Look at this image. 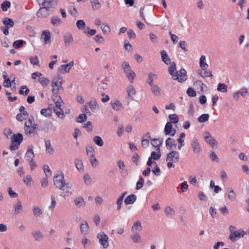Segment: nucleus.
Segmentation results:
<instances>
[{"label": "nucleus", "instance_id": "nucleus-11", "mask_svg": "<svg viewBox=\"0 0 249 249\" xmlns=\"http://www.w3.org/2000/svg\"><path fill=\"white\" fill-rule=\"evenodd\" d=\"M248 89L246 88L243 87L239 91H236L233 94V97L236 100H238L240 95L245 97L248 94Z\"/></svg>", "mask_w": 249, "mask_h": 249}, {"label": "nucleus", "instance_id": "nucleus-9", "mask_svg": "<svg viewBox=\"0 0 249 249\" xmlns=\"http://www.w3.org/2000/svg\"><path fill=\"white\" fill-rule=\"evenodd\" d=\"M245 234V232L243 230L234 231L231 233L229 238L232 242L235 241L237 239L243 237Z\"/></svg>", "mask_w": 249, "mask_h": 249}, {"label": "nucleus", "instance_id": "nucleus-36", "mask_svg": "<svg viewBox=\"0 0 249 249\" xmlns=\"http://www.w3.org/2000/svg\"><path fill=\"white\" fill-rule=\"evenodd\" d=\"M93 140L94 143L99 146H102L104 144V142L102 138L99 136H95Z\"/></svg>", "mask_w": 249, "mask_h": 249}, {"label": "nucleus", "instance_id": "nucleus-30", "mask_svg": "<svg viewBox=\"0 0 249 249\" xmlns=\"http://www.w3.org/2000/svg\"><path fill=\"white\" fill-rule=\"evenodd\" d=\"M41 114L46 117H50L52 116V110L50 108H44L40 111Z\"/></svg>", "mask_w": 249, "mask_h": 249}, {"label": "nucleus", "instance_id": "nucleus-19", "mask_svg": "<svg viewBox=\"0 0 249 249\" xmlns=\"http://www.w3.org/2000/svg\"><path fill=\"white\" fill-rule=\"evenodd\" d=\"M2 23L5 25V27L9 28L13 27L14 25V23L11 18H5L2 20Z\"/></svg>", "mask_w": 249, "mask_h": 249}, {"label": "nucleus", "instance_id": "nucleus-17", "mask_svg": "<svg viewBox=\"0 0 249 249\" xmlns=\"http://www.w3.org/2000/svg\"><path fill=\"white\" fill-rule=\"evenodd\" d=\"M151 144L156 148L157 150L160 151V147L162 143V140L160 138L151 140Z\"/></svg>", "mask_w": 249, "mask_h": 249}, {"label": "nucleus", "instance_id": "nucleus-44", "mask_svg": "<svg viewBox=\"0 0 249 249\" xmlns=\"http://www.w3.org/2000/svg\"><path fill=\"white\" fill-rule=\"evenodd\" d=\"M148 79L147 80V83L150 85L152 86L153 83V80L154 78H155L157 77V76L156 74L152 73H149L148 74Z\"/></svg>", "mask_w": 249, "mask_h": 249}, {"label": "nucleus", "instance_id": "nucleus-14", "mask_svg": "<svg viewBox=\"0 0 249 249\" xmlns=\"http://www.w3.org/2000/svg\"><path fill=\"white\" fill-rule=\"evenodd\" d=\"M40 39L44 44H47L51 41L50 32L48 30L43 31L41 35Z\"/></svg>", "mask_w": 249, "mask_h": 249}, {"label": "nucleus", "instance_id": "nucleus-24", "mask_svg": "<svg viewBox=\"0 0 249 249\" xmlns=\"http://www.w3.org/2000/svg\"><path fill=\"white\" fill-rule=\"evenodd\" d=\"M88 105L90 109L93 111H95L99 108V106L95 99H92L89 103Z\"/></svg>", "mask_w": 249, "mask_h": 249}, {"label": "nucleus", "instance_id": "nucleus-3", "mask_svg": "<svg viewBox=\"0 0 249 249\" xmlns=\"http://www.w3.org/2000/svg\"><path fill=\"white\" fill-rule=\"evenodd\" d=\"M122 68H123L126 76L128 79L129 81L132 83L136 76L135 73L133 71L129 65L126 62H124L122 64Z\"/></svg>", "mask_w": 249, "mask_h": 249}, {"label": "nucleus", "instance_id": "nucleus-49", "mask_svg": "<svg viewBox=\"0 0 249 249\" xmlns=\"http://www.w3.org/2000/svg\"><path fill=\"white\" fill-rule=\"evenodd\" d=\"M144 180L142 178H140L139 180L137 181L136 184V190L141 189L143 185Z\"/></svg>", "mask_w": 249, "mask_h": 249}, {"label": "nucleus", "instance_id": "nucleus-34", "mask_svg": "<svg viewBox=\"0 0 249 249\" xmlns=\"http://www.w3.org/2000/svg\"><path fill=\"white\" fill-rule=\"evenodd\" d=\"M217 90L222 92H227V86L225 84L219 83L217 85Z\"/></svg>", "mask_w": 249, "mask_h": 249}, {"label": "nucleus", "instance_id": "nucleus-32", "mask_svg": "<svg viewBox=\"0 0 249 249\" xmlns=\"http://www.w3.org/2000/svg\"><path fill=\"white\" fill-rule=\"evenodd\" d=\"M38 80L40 84L44 87L47 86L50 82V80L47 78L43 76V75L40 77Z\"/></svg>", "mask_w": 249, "mask_h": 249}, {"label": "nucleus", "instance_id": "nucleus-64", "mask_svg": "<svg viewBox=\"0 0 249 249\" xmlns=\"http://www.w3.org/2000/svg\"><path fill=\"white\" fill-rule=\"evenodd\" d=\"M22 210V205L20 201L18 202L16 206L15 207V213H18Z\"/></svg>", "mask_w": 249, "mask_h": 249}, {"label": "nucleus", "instance_id": "nucleus-43", "mask_svg": "<svg viewBox=\"0 0 249 249\" xmlns=\"http://www.w3.org/2000/svg\"><path fill=\"white\" fill-rule=\"evenodd\" d=\"M169 118L171 121V124H176L178 122V118L177 114H171L169 116Z\"/></svg>", "mask_w": 249, "mask_h": 249}, {"label": "nucleus", "instance_id": "nucleus-51", "mask_svg": "<svg viewBox=\"0 0 249 249\" xmlns=\"http://www.w3.org/2000/svg\"><path fill=\"white\" fill-rule=\"evenodd\" d=\"M89 160L92 166L95 167L98 165V161L95 157L94 155L91 157H89Z\"/></svg>", "mask_w": 249, "mask_h": 249}, {"label": "nucleus", "instance_id": "nucleus-39", "mask_svg": "<svg viewBox=\"0 0 249 249\" xmlns=\"http://www.w3.org/2000/svg\"><path fill=\"white\" fill-rule=\"evenodd\" d=\"M142 229L141 224L140 221H138L134 223L132 227V231L133 232L140 231Z\"/></svg>", "mask_w": 249, "mask_h": 249}, {"label": "nucleus", "instance_id": "nucleus-2", "mask_svg": "<svg viewBox=\"0 0 249 249\" xmlns=\"http://www.w3.org/2000/svg\"><path fill=\"white\" fill-rule=\"evenodd\" d=\"M179 153L175 151H172L167 155L166 160L167 162V166L168 168L174 167V163L178 162L179 160Z\"/></svg>", "mask_w": 249, "mask_h": 249}, {"label": "nucleus", "instance_id": "nucleus-25", "mask_svg": "<svg viewBox=\"0 0 249 249\" xmlns=\"http://www.w3.org/2000/svg\"><path fill=\"white\" fill-rule=\"evenodd\" d=\"M160 54L162 61L166 64H169L170 62V59L168 56L166 52L164 50L161 51L160 52Z\"/></svg>", "mask_w": 249, "mask_h": 249}, {"label": "nucleus", "instance_id": "nucleus-53", "mask_svg": "<svg viewBox=\"0 0 249 249\" xmlns=\"http://www.w3.org/2000/svg\"><path fill=\"white\" fill-rule=\"evenodd\" d=\"M174 142V140L172 138H168L167 139L165 142L166 146L169 149H171L172 148L173 142Z\"/></svg>", "mask_w": 249, "mask_h": 249}, {"label": "nucleus", "instance_id": "nucleus-15", "mask_svg": "<svg viewBox=\"0 0 249 249\" xmlns=\"http://www.w3.org/2000/svg\"><path fill=\"white\" fill-rule=\"evenodd\" d=\"M23 141V136L20 133H17L14 134L13 137L11 138V141L16 142L17 143L20 144Z\"/></svg>", "mask_w": 249, "mask_h": 249}, {"label": "nucleus", "instance_id": "nucleus-61", "mask_svg": "<svg viewBox=\"0 0 249 249\" xmlns=\"http://www.w3.org/2000/svg\"><path fill=\"white\" fill-rule=\"evenodd\" d=\"M61 21L59 18H52L51 20V23L53 25L60 24Z\"/></svg>", "mask_w": 249, "mask_h": 249}, {"label": "nucleus", "instance_id": "nucleus-52", "mask_svg": "<svg viewBox=\"0 0 249 249\" xmlns=\"http://www.w3.org/2000/svg\"><path fill=\"white\" fill-rule=\"evenodd\" d=\"M176 70V64L174 62L171 64V66L168 68L169 74L173 77L175 76L174 72Z\"/></svg>", "mask_w": 249, "mask_h": 249}, {"label": "nucleus", "instance_id": "nucleus-16", "mask_svg": "<svg viewBox=\"0 0 249 249\" xmlns=\"http://www.w3.org/2000/svg\"><path fill=\"white\" fill-rule=\"evenodd\" d=\"M207 68H205L204 70L201 69L198 71V73L201 77L205 78L213 76L211 71H207Z\"/></svg>", "mask_w": 249, "mask_h": 249}, {"label": "nucleus", "instance_id": "nucleus-60", "mask_svg": "<svg viewBox=\"0 0 249 249\" xmlns=\"http://www.w3.org/2000/svg\"><path fill=\"white\" fill-rule=\"evenodd\" d=\"M33 213L35 216H38L42 214V211L38 207H35L33 208Z\"/></svg>", "mask_w": 249, "mask_h": 249}, {"label": "nucleus", "instance_id": "nucleus-4", "mask_svg": "<svg viewBox=\"0 0 249 249\" xmlns=\"http://www.w3.org/2000/svg\"><path fill=\"white\" fill-rule=\"evenodd\" d=\"M53 183L56 188L61 190H65L66 183L64 180V177L62 173L54 176Z\"/></svg>", "mask_w": 249, "mask_h": 249}, {"label": "nucleus", "instance_id": "nucleus-42", "mask_svg": "<svg viewBox=\"0 0 249 249\" xmlns=\"http://www.w3.org/2000/svg\"><path fill=\"white\" fill-rule=\"evenodd\" d=\"M24 43H25L24 41L22 40H18L14 42L13 46L16 49H18L22 47Z\"/></svg>", "mask_w": 249, "mask_h": 249}, {"label": "nucleus", "instance_id": "nucleus-1", "mask_svg": "<svg viewBox=\"0 0 249 249\" xmlns=\"http://www.w3.org/2000/svg\"><path fill=\"white\" fill-rule=\"evenodd\" d=\"M62 81L61 77H58L54 78L52 82V90L53 93L52 99L58 107L60 106V104L62 103V99L58 95L59 93L63 90Z\"/></svg>", "mask_w": 249, "mask_h": 249}, {"label": "nucleus", "instance_id": "nucleus-21", "mask_svg": "<svg viewBox=\"0 0 249 249\" xmlns=\"http://www.w3.org/2000/svg\"><path fill=\"white\" fill-rule=\"evenodd\" d=\"M136 199L137 196L135 195H130L125 198L124 203L126 205L132 204L136 200Z\"/></svg>", "mask_w": 249, "mask_h": 249}, {"label": "nucleus", "instance_id": "nucleus-37", "mask_svg": "<svg viewBox=\"0 0 249 249\" xmlns=\"http://www.w3.org/2000/svg\"><path fill=\"white\" fill-rule=\"evenodd\" d=\"M11 6L10 2L9 1H4L1 4V8L3 11L6 12L7 11L8 9L10 8Z\"/></svg>", "mask_w": 249, "mask_h": 249}, {"label": "nucleus", "instance_id": "nucleus-20", "mask_svg": "<svg viewBox=\"0 0 249 249\" xmlns=\"http://www.w3.org/2000/svg\"><path fill=\"white\" fill-rule=\"evenodd\" d=\"M111 105L113 109L116 111H119L123 107L122 104L119 100H115L114 102H111Z\"/></svg>", "mask_w": 249, "mask_h": 249}, {"label": "nucleus", "instance_id": "nucleus-47", "mask_svg": "<svg viewBox=\"0 0 249 249\" xmlns=\"http://www.w3.org/2000/svg\"><path fill=\"white\" fill-rule=\"evenodd\" d=\"M76 26L79 30H83L85 28L86 24L84 20H78L76 22Z\"/></svg>", "mask_w": 249, "mask_h": 249}, {"label": "nucleus", "instance_id": "nucleus-6", "mask_svg": "<svg viewBox=\"0 0 249 249\" xmlns=\"http://www.w3.org/2000/svg\"><path fill=\"white\" fill-rule=\"evenodd\" d=\"M172 79L175 80H177L180 83L185 81L187 79L186 71L184 69H181L178 71H176L175 76L172 77Z\"/></svg>", "mask_w": 249, "mask_h": 249}, {"label": "nucleus", "instance_id": "nucleus-29", "mask_svg": "<svg viewBox=\"0 0 249 249\" xmlns=\"http://www.w3.org/2000/svg\"><path fill=\"white\" fill-rule=\"evenodd\" d=\"M92 8L93 10H96L101 7V4L98 0H90Z\"/></svg>", "mask_w": 249, "mask_h": 249}, {"label": "nucleus", "instance_id": "nucleus-38", "mask_svg": "<svg viewBox=\"0 0 249 249\" xmlns=\"http://www.w3.org/2000/svg\"><path fill=\"white\" fill-rule=\"evenodd\" d=\"M209 115L208 114H203L201 115L197 119V120L200 123H204L209 120Z\"/></svg>", "mask_w": 249, "mask_h": 249}, {"label": "nucleus", "instance_id": "nucleus-57", "mask_svg": "<svg viewBox=\"0 0 249 249\" xmlns=\"http://www.w3.org/2000/svg\"><path fill=\"white\" fill-rule=\"evenodd\" d=\"M75 164L77 170H83V165L82 160L77 159L75 160Z\"/></svg>", "mask_w": 249, "mask_h": 249}, {"label": "nucleus", "instance_id": "nucleus-54", "mask_svg": "<svg viewBox=\"0 0 249 249\" xmlns=\"http://www.w3.org/2000/svg\"><path fill=\"white\" fill-rule=\"evenodd\" d=\"M29 92V89L26 86H22L19 91L20 94H25L26 95H28Z\"/></svg>", "mask_w": 249, "mask_h": 249}, {"label": "nucleus", "instance_id": "nucleus-27", "mask_svg": "<svg viewBox=\"0 0 249 249\" xmlns=\"http://www.w3.org/2000/svg\"><path fill=\"white\" fill-rule=\"evenodd\" d=\"M74 201V204L78 207H81L85 205V202L83 198L81 196L76 198Z\"/></svg>", "mask_w": 249, "mask_h": 249}, {"label": "nucleus", "instance_id": "nucleus-18", "mask_svg": "<svg viewBox=\"0 0 249 249\" xmlns=\"http://www.w3.org/2000/svg\"><path fill=\"white\" fill-rule=\"evenodd\" d=\"M205 141L212 148L216 147L217 142L215 139L210 136L205 137Z\"/></svg>", "mask_w": 249, "mask_h": 249}, {"label": "nucleus", "instance_id": "nucleus-5", "mask_svg": "<svg viewBox=\"0 0 249 249\" xmlns=\"http://www.w3.org/2000/svg\"><path fill=\"white\" fill-rule=\"evenodd\" d=\"M36 129V124L34 123L31 118L25 123V132L26 135H30L34 133Z\"/></svg>", "mask_w": 249, "mask_h": 249}, {"label": "nucleus", "instance_id": "nucleus-13", "mask_svg": "<svg viewBox=\"0 0 249 249\" xmlns=\"http://www.w3.org/2000/svg\"><path fill=\"white\" fill-rule=\"evenodd\" d=\"M49 11L48 8L42 7L40 8L36 13V16L39 18H43L47 17L49 15Z\"/></svg>", "mask_w": 249, "mask_h": 249}, {"label": "nucleus", "instance_id": "nucleus-10", "mask_svg": "<svg viewBox=\"0 0 249 249\" xmlns=\"http://www.w3.org/2000/svg\"><path fill=\"white\" fill-rule=\"evenodd\" d=\"M191 145L195 154L196 155L200 154L202 149L196 139H194L191 141Z\"/></svg>", "mask_w": 249, "mask_h": 249}, {"label": "nucleus", "instance_id": "nucleus-41", "mask_svg": "<svg viewBox=\"0 0 249 249\" xmlns=\"http://www.w3.org/2000/svg\"><path fill=\"white\" fill-rule=\"evenodd\" d=\"M39 4H41L42 7L49 8L51 7V0H39Z\"/></svg>", "mask_w": 249, "mask_h": 249}, {"label": "nucleus", "instance_id": "nucleus-55", "mask_svg": "<svg viewBox=\"0 0 249 249\" xmlns=\"http://www.w3.org/2000/svg\"><path fill=\"white\" fill-rule=\"evenodd\" d=\"M32 181V178L30 175H27L23 178V181L26 185H30Z\"/></svg>", "mask_w": 249, "mask_h": 249}, {"label": "nucleus", "instance_id": "nucleus-22", "mask_svg": "<svg viewBox=\"0 0 249 249\" xmlns=\"http://www.w3.org/2000/svg\"><path fill=\"white\" fill-rule=\"evenodd\" d=\"M34 156L35 155L32 148H28L25 155L26 160L28 161L33 160Z\"/></svg>", "mask_w": 249, "mask_h": 249}, {"label": "nucleus", "instance_id": "nucleus-62", "mask_svg": "<svg viewBox=\"0 0 249 249\" xmlns=\"http://www.w3.org/2000/svg\"><path fill=\"white\" fill-rule=\"evenodd\" d=\"M20 144L17 143L16 142H13L11 141V145H10L9 149L11 151H14L18 149Z\"/></svg>", "mask_w": 249, "mask_h": 249}, {"label": "nucleus", "instance_id": "nucleus-8", "mask_svg": "<svg viewBox=\"0 0 249 249\" xmlns=\"http://www.w3.org/2000/svg\"><path fill=\"white\" fill-rule=\"evenodd\" d=\"M74 66V61H71L67 64L61 65L58 69V71L62 73H68Z\"/></svg>", "mask_w": 249, "mask_h": 249}, {"label": "nucleus", "instance_id": "nucleus-63", "mask_svg": "<svg viewBox=\"0 0 249 249\" xmlns=\"http://www.w3.org/2000/svg\"><path fill=\"white\" fill-rule=\"evenodd\" d=\"M228 198L231 200H233L236 197V194L232 189H231L228 194Z\"/></svg>", "mask_w": 249, "mask_h": 249}, {"label": "nucleus", "instance_id": "nucleus-28", "mask_svg": "<svg viewBox=\"0 0 249 249\" xmlns=\"http://www.w3.org/2000/svg\"><path fill=\"white\" fill-rule=\"evenodd\" d=\"M80 230L82 234H86L89 231V226L88 223L85 221L80 225Z\"/></svg>", "mask_w": 249, "mask_h": 249}, {"label": "nucleus", "instance_id": "nucleus-58", "mask_svg": "<svg viewBox=\"0 0 249 249\" xmlns=\"http://www.w3.org/2000/svg\"><path fill=\"white\" fill-rule=\"evenodd\" d=\"M56 205V202L55 197L53 196H51V204L49 207L50 210H53L54 209Z\"/></svg>", "mask_w": 249, "mask_h": 249}, {"label": "nucleus", "instance_id": "nucleus-45", "mask_svg": "<svg viewBox=\"0 0 249 249\" xmlns=\"http://www.w3.org/2000/svg\"><path fill=\"white\" fill-rule=\"evenodd\" d=\"M157 151V153L154 151L151 152V157H150L151 159H153L154 160H158L160 158L161 156L160 152L159 150Z\"/></svg>", "mask_w": 249, "mask_h": 249}, {"label": "nucleus", "instance_id": "nucleus-23", "mask_svg": "<svg viewBox=\"0 0 249 249\" xmlns=\"http://www.w3.org/2000/svg\"><path fill=\"white\" fill-rule=\"evenodd\" d=\"M45 145L46 153L49 154H52L54 151V148L51 145L50 141L49 140H45Z\"/></svg>", "mask_w": 249, "mask_h": 249}, {"label": "nucleus", "instance_id": "nucleus-56", "mask_svg": "<svg viewBox=\"0 0 249 249\" xmlns=\"http://www.w3.org/2000/svg\"><path fill=\"white\" fill-rule=\"evenodd\" d=\"M64 41L66 44H69L73 40L72 36L70 34L66 35L64 37Z\"/></svg>", "mask_w": 249, "mask_h": 249}, {"label": "nucleus", "instance_id": "nucleus-33", "mask_svg": "<svg viewBox=\"0 0 249 249\" xmlns=\"http://www.w3.org/2000/svg\"><path fill=\"white\" fill-rule=\"evenodd\" d=\"M30 63L33 65L34 67H39V62L37 56L30 57Z\"/></svg>", "mask_w": 249, "mask_h": 249}, {"label": "nucleus", "instance_id": "nucleus-26", "mask_svg": "<svg viewBox=\"0 0 249 249\" xmlns=\"http://www.w3.org/2000/svg\"><path fill=\"white\" fill-rule=\"evenodd\" d=\"M199 65L201 69L204 70L208 68V65L206 63V57L204 55H202L199 60Z\"/></svg>", "mask_w": 249, "mask_h": 249}, {"label": "nucleus", "instance_id": "nucleus-46", "mask_svg": "<svg viewBox=\"0 0 249 249\" xmlns=\"http://www.w3.org/2000/svg\"><path fill=\"white\" fill-rule=\"evenodd\" d=\"M186 93L189 96L191 97H195L196 95V91L194 89L191 87L187 89Z\"/></svg>", "mask_w": 249, "mask_h": 249}, {"label": "nucleus", "instance_id": "nucleus-48", "mask_svg": "<svg viewBox=\"0 0 249 249\" xmlns=\"http://www.w3.org/2000/svg\"><path fill=\"white\" fill-rule=\"evenodd\" d=\"M164 211L167 216L173 215L175 213L174 210L170 207H166L165 208Z\"/></svg>", "mask_w": 249, "mask_h": 249}, {"label": "nucleus", "instance_id": "nucleus-50", "mask_svg": "<svg viewBox=\"0 0 249 249\" xmlns=\"http://www.w3.org/2000/svg\"><path fill=\"white\" fill-rule=\"evenodd\" d=\"M87 155L89 157L94 156V149L92 146H87L86 147Z\"/></svg>", "mask_w": 249, "mask_h": 249}, {"label": "nucleus", "instance_id": "nucleus-31", "mask_svg": "<svg viewBox=\"0 0 249 249\" xmlns=\"http://www.w3.org/2000/svg\"><path fill=\"white\" fill-rule=\"evenodd\" d=\"M62 103L60 104V106L58 107L56 106V108L54 109V111L57 115V116L61 118L64 117V114L63 110L60 108ZM55 105H56L55 104Z\"/></svg>", "mask_w": 249, "mask_h": 249}, {"label": "nucleus", "instance_id": "nucleus-35", "mask_svg": "<svg viewBox=\"0 0 249 249\" xmlns=\"http://www.w3.org/2000/svg\"><path fill=\"white\" fill-rule=\"evenodd\" d=\"M127 92L128 96L132 98L133 96L136 94V90L132 85H130L127 88Z\"/></svg>", "mask_w": 249, "mask_h": 249}, {"label": "nucleus", "instance_id": "nucleus-40", "mask_svg": "<svg viewBox=\"0 0 249 249\" xmlns=\"http://www.w3.org/2000/svg\"><path fill=\"white\" fill-rule=\"evenodd\" d=\"M151 91L155 96H159L160 94V89L156 85L151 86Z\"/></svg>", "mask_w": 249, "mask_h": 249}, {"label": "nucleus", "instance_id": "nucleus-59", "mask_svg": "<svg viewBox=\"0 0 249 249\" xmlns=\"http://www.w3.org/2000/svg\"><path fill=\"white\" fill-rule=\"evenodd\" d=\"M32 234L36 240H40L43 238V236L40 231L34 232Z\"/></svg>", "mask_w": 249, "mask_h": 249}, {"label": "nucleus", "instance_id": "nucleus-12", "mask_svg": "<svg viewBox=\"0 0 249 249\" xmlns=\"http://www.w3.org/2000/svg\"><path fill=\"white\" fill-rule=\"evenodd\" d=\"M164 132L165 135H169L171 136H174L176 132V130L175 129H173V125L170 122H168L164 128Z\"/></svg>", "mask_w": 249, "mask_h": 249}, {"label": "nucleus", "instance_id": "nucleus-7", "mask_svg": "<svg viewBox=\"0 0 249 249\" xmlns=\"http://www.w3.org/2000/svg\"><path fill=\"white\" fill-rule=\"evenodd\" d=\"M99 243L104 249H107L109 246L108 237L104 232H99L97 236Z\"/></svg>", "mask_w": 249, "mask_h": 249}]
</instances>
